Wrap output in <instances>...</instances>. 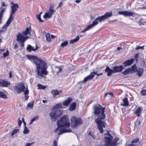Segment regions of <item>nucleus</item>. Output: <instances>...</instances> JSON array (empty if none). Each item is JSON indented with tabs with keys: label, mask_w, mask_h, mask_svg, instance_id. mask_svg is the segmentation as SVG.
Here are the masks:
<instances>
[{
	"label": "nucleus",
	"mask_w": 146,
	"mask_h": 146,
	"mask_svg": "<svg viewBox=\"0 0 146 146\" xmlns=\"http://www.w3.org/2000/svg\"><path fill=\"white\" fill-rule=\"evenodd\" d=\"M94 113L97 118L96 119L95 122L97 124V128L101 133L104 132L103 128H105L106 124L105 122L102 121L106 118L104 114L105 107H103L99 104H95L93 106Z\"/></svg>",
	"instance_id": "f257e3e1"
},
{
	"label": "nucleus",
	"mask_w": 146,
	"mask_h": 146,
	"mask_svg": "<svg viewBox=\"0 0 146 146\" xmlns=\"http://www.w3.org/2000/svg\"><path fill=\"white\" fill-rule=\"evenodd\" d=\"M27 57L30 61L33 60V62L36 65L38 75L41 77H43L42 74L47 75L48 72L47 71V64L44 60L35 56L27 55Z\"/></svg>",
	"instance_id": "f03ea898"
},
{
	"label": "nucleus",
	"mask_w": 146,
	"mask_h": 146,
	"mask_svg": "<svg viewBox=\"0 0 146 146\" xmlns=\"http://www.w3.org/2000/svg\"><path fill=\"white\" fill-rule=\"evenodd\" d=\"M59 127H62L64 128H69L70 124L68 116L67 115H64L57 122Z\"/></svg>",
	"instance_id": "7ed1b4c3"
},
{
	"label": "nucleus",
	"mask_w": 146,
	"mask_h": 146,
	"mask_svg": "<svg viewBox=\"0 0 146 146\" xmlns=\"http://www.w3.org/2000/svg\"><path fill=\"white\" fill-rule=\"evenodd\" d=\"M71 126L72 128H75L82 123V121L80 117H77L75 116H72L70 118Z\"/></svg>",
	"instance_id": "20e7f679"
},
{
	"label": "nucleus",
	"mask_w": 146,
	"mask_h": 146,
	"mask_svg": "<svg viewBox=\"0 0 146 146\" xmlns=\"http://www.w3.org/2000/svg\"><path fill=\"white\" fill-rule=\"evenodd\" d=\"M11 3L12 5L11 6V9L9 18H13L14 17L15 13L18 9L19 6L17 4L14 3L13 1L11 2Z\"/></svg>",
	"instance_id": "39448f33"
},
{
	"label": "nucleus",
	"mask_w": 146,
	"mask_h": 146,
	"mask_svg": "<svg viewBox=\"0 0 146 146\" xmlns=\"http://www.w3.org/2000/svg\"><path fill=\"white\" fill-rule=\"evenodd\" d=\"M29 38L28 36H24L22 35L21 33H19L17 37V40L20 41V45L22 47L24 46V42L25 40Z\"/></svg>",
	"instance_id": "423d86ee"
},
{
	"label": "nucleus",
	"mask_w": 146,
	"mask_h": 146,
	"mask_svg": "<svg viewBox=\"0 0 146 146\" xmlns=\"http://www.w3.org/2000/svg\"><path fill=\"white\" fill-rule=\"evenodd\" d=\"M25 88L24 83L21 82L19 83L17 86H14L13 89L17 94H19L22 92H24Z\"/></svg>",
	"instance_id": "0eeeda50"
},
{
	"label": "nucleus",
	"mask_w": 146,
	"mask_h": 146,
	"mask_svg": "<svg viewBox=\"0 0 146 146\" xmlns=\"http://www.w3.org/2000/svg\"><path fill=\"white\" fill-rule=\"evenodd\" d=\"M119 14L126 17L132 16L133 17H135L137 15V13L135 12L127 11H119Z\"/></svg>",
	"instance_id": "6e6552de"
},
{
	"label": "nucleus",
	"mask_w": 146,
	"mask_h": 146,
	"mask_svg": "<svg viewBox=\"0 0 146 146\" xmlns=\"http://www.w3.org/2000/svg\"><path fill=\"white\" fill-rule=\"evenodd\" d=\"M13 19H8L5 24L2 27V29L3 30H0V34L2 33L4 31H7V29L9 27V25L12 22Z\"/></svg>",
	"instance_id": "1a4fd4ad"
},
{
	"label": "nucleus",
	"mask_w": 146,
	"mask_h": 146,
	"mask_svg": "<svg viewBox=\"0 0 146 146\" xmlns=\"http://www.w3.org/2000/svg\"><path fill=\"white\" fill-rule=\"evenodd\" d=\"M105 19H95L92 22V23L88 25L90 29L95 27L99 23L101 22L102 21H104Z\"/></svg>",
	"instance_id": "9d476101"
},
{
	"label": "nucleus",
	"mask_w": 146,
	"mask_h": 146,
	"mask_svg": "<svg viewBox=\"0 0 146 146\" xmlns=\"http://www.w3.org/2000/svg\"><path fill=\"white\" fill-rule=\"evenodd\" d=\"M55 12V10L49 9L46 11L43 16L44 18H49L51 17L54 14Z\"/></svg>",
	"instance_id": "9b49d317"
},
{
	"label": "nucleus",
	"mask_w": 146,
	"mask_h": 146,
	"mask_svg": "<svg viewBox=\"0 0 146 146\" xmlns=\"http://www.w3.org/2000/svg\"><path fill=\"white\" fill-rule=\"evenodd\" d=\"M124 68L125 67L122 65L119 66H113V68L114 73L121 72Z\"/></svg>",
	"instance_id": "f8f14e48"
},
{
	"label": "nucleus",
	"mask_w": 146,
	"mask_h": 146,
	"mask_svg": "<svg viewBox=\"0 0 146 146\" xmlns=\"http://www.w3.org/2000/svg\"><path fill=\"white\" fill-rule=\"evenodd\" d=\"M10 85V83L9 81H6L5 80H2L0 81V87H7Z\"/></svg>",
	"instance_id": "ddd939ff"
},
{
	"label": "nucleus",
	"mask_w": 146,
	"mask_h": 146,
	"mask_svg": "<svg viewBox=\"0 0 146 146\" xmlns=\"http://www.w3.org/2000/svg\"><path fill=\"white\" fill-rule=\"evenodd\" d=\"M110 137H105V140L107 144H110V146H112V140L113 139V137L111 135V134L109 133L108 132V133L107 134Z\"/></svg>",
	"instance_id": "4468645a"
},
{
	"label": "nucleus",
	"mask_w": 146,
	"mask_h": 146,
	"mask_svg": "<svg viewBox=\"0 0 146 146\" xmlns=\"http://www.w3.org/2000/svg\"><path fill=\"white\" fill-rule=\"evenodd\" d=\"M134 61V59L132 58L130 60H127L124 62H123V64L124 66L126 67L127 66H130L132 64Z\"/></svg>",
	"instance_id": "2eb2a0df"
},
{
	"label": "nucleus",
	"mask_w": 146,
	"mask_h": 146,
	"mask_svg": "<svg viewBox=\"0 0 146 146\" xmlns=\"http://www.w3.org/2000/svg\"><path fill=\"white\" fill-rule=\"evenodd\" d=\"M105 71L107 73V76H111L114 73L113 70L111 69L108 66H106Z\"/></svg>",
	"instance_id": "dca6fc26"
},
{
	"label": "nucleus",
	"mask_w": 146,
	"mask_h": 146,
	"mask_svg": "<svg viewBox=\"0 0 146 146\" xmlns=\"http://www.w3.org/2000/svg\"><path fill=\"white\" fill-rule=\"evenodd\" d=\"M112 15L111 12H106L104 15H103L101 17H96V18H107L110 17Z\"/></svg>",
	"instance_id": "f3484780"
},
{
	"label": "nucleus",
	"mask_w": 146,
	"mask_h": 146,
	"mask_svg": "<svg viewBox=\"0 0 146 146\" xmlns=\"http://www.w3.org/2000/svg\"><path fill=\"white\" fill-rule=\"evenodd\" d=\"M72 100V98L70 97L68 98L67 100H65L63 102V105L65 106H68Z\"/></svg>",
	"instance_id": "a211bd4d"
},
{
	"label": "nucleus",
	"mask_w": 146,
	"mask_h": 146,
	"mask_svg": "<svg viewBox=\"0 0 146 146\" xmlns=\"http://www.w3.org/2000/svg\"><path fill=\"white\" fill-rule=\"evenodd\" d=\"M50 116L52 121H56L58 118L55 113H54L53 111L51 112L50 113Z\"/></svg>",
	"instance_id": "6ab92c4d"
},
{
	"label": "nucleus",
	"mask_w": 146,
	"mask_h": 146,
	"mask_svg": "<svg viewBox=\"0 0 146 146\" xmlns=\"http://www.w3.org/2000/svg\"><path fill=\"white\" fill-rule=\"evenodd\" d=\"M31 26H30L29 27H27L25 30L23 32V34L25 36H26L28 34H31Z\"/></svg>",
	"instance_id": "aec40b11"
},
{
	"label": "nucleus",
	"mask_w": 146,
	"mask_h": 146,
	"mask_svg": "<svg viewBox=\"0 0 146 146\" xmlns=\"http://www.w3.org/2000/svg\"><path fill=\"white\" fill-rule=\"evenodd\" d=\"M72 131L71 129H60L59 131L58 134H61L63 133H69Z\"/></svg>",
	"instance_id": "412c9836"
},
{
	"label": "nucleus",
	"mask_w": 146,
	"mask_h": 146,
	"mask_svg": "<svg viewBox=\"0 0 146 146\" xmlns=\"http://www.w3.org/2000/svg\"><path fill=\"white\" fill-rule=\"evenodd\" d=\"M142 108L140 106L137 108L135 112V114L137 117H139L140 116V113L142 111Z\"/></svg>",
	"instance_id": "4be33fe9"
},
{
	"label": "nucleus",
	"mask_w": 146,
	"mask_h": 146,
	"mask_svg": "<svg viewBox=\"0 0 146 146\" xmlns=\"http://www.w3.org/2000/svg\"><path fill=\"white\" fill-rule=\"evenodd\" d=\"M76 107V102H72L70 104L69 107V109L70 111H73L75 110Z\"/></svg>",
	"instance_id": "5701e85b"
},
{
	"label": "nucleus",
	"mask_w": 146,
	"mask_h": 146,
	"mask_svg": "<svg viewBox=\"0 0 146 146\" xmlns=\"http://www.w3.org/2000/svg\"><path fill=\"white\" fill-rule=\"evenodd\" d=\"M137 68L135 64H134L133 65L131 66V68H130V70L132 73L136 72L137 71Z\"/></svg>",
	"instance_id": "b1692460"
},
{
	"label": "nucleus",
	"mask_w": 146,
	"mask_h": 146,
	"mask_svg": "<svg viewBox=\"0 0 146 146\" xmlns=\"http://www.w3.org/2000/svg\"><path fill=\"white\" fill-rule=\"evenodd\" d=\"M80 39V37L79 36H77L76 38L74 39L70 40V44H73L75 42H77Z\"/></svg>",
	"instance_id": "393cba45"
},
{
	"label": "nucleus",
	"mask_w": 146,
	"mask_h": 146,
	"mask_svg": "<svg viewBox=\"0 0 146 146\" xmlns=\"http://www.w3.org/2000/svg\"><path fill=\"white\" fill-rule=\"evenodd\" d=\"M62 105L61 104L59 103L56 104L54 106L52 107L53 110H55L58 109H61L62 108Z\"/></svg>",
	"instance_id": "a878e982"
},
{
	"label": "nucleus",
	"mask_w": 146,
	"mask_h": 146,
	"mask_svg": "<svg viewBox=\"0 0 146 146\" xmlns=\"http://www.w3.org/2000/svg\"><path fill=\"white\" fill-rule=\"evenodd\" d=\"M122 73L124 75H126L132 73L130 70V68H129L126 69L124 71L122 72Z\"/></svg>",
	"instance_id": "bb28decb"
},
{
	"label": "nucleus",
	"mask_w": 146,
	"mask_h": 146,
	"mask_svg": "<svg viewBox=\"0 0 146 146\" xmlns=\"http://www.w3.org/2000/svg\"><path fill=\"white\" fill-rule=\"evenodd\" d=\"M136 72H138V75L139 76H141L143 74V68H138V69H137Z\"/></svg>",
	"instance_id": "cd10ccee"
},
{
	"label": "nucleus",
	"mask_w": 146,
	"mask_h": 146,
	"mask_svg": "<svg viewBox=\"0 0 146 146\" xmlns=\"http://www.w3.org/2000/svg\"><path fill=\"white\" fill-rule=\"evenodd\" d=\"M53 111L55 113L58 117L62 114V111L59 110H56Z\"/></svg>",
	"instance_id": "c85d7f7f"
},
{
	"label": "nucleus",
	"mask_w": 146,
	"mask_h": 146,
	"mask_svg": "<svg viewBox=\"0 0 146 146\" xmlns=\"http://www.w3.org/2000/svg\"><path fill=\"white\" fill-rule=\"evenodd\" d=\"M123 102H124V103L121 104V105L122 106H127L129 105V102L127 98H124L123 100Z\"/></svg>",
	"instance_id": "c756f323"
},
{
	"label": "nucleus",
	"mask_w": 146,
	"mask_h": 146,
	"mask_svg": "<svg viewBox=\"0 0 146 146\" xmlns=\"http://www.w3.org/2000/svg\"><path fill=\"white\" fill-rule=\"evenodd\" d=\"M119 138L118 137H116L114 139V141H112V146H115L116 145L117 142L119 140Z\"/></svg>",
	"instance_id": "7c9ffc66"
},
{
	"label": "nucleus",
	"mask_w": 146,
	"mask_h": 146,
	"mask_svg": "<svg viewBox=\"0 0 146 146\" xmlns=\"http://www.w3.org/2000/svg\"><path fill=\"white\" fill-rule=\"evenodd\" d=\"M51 93L52 94H53V96L54 97L57 95H59L58 93V91L57 90H52L51 91Z\"/></svg>",
	"instance_id": "2f4dec72"
},
{
	"label": "nucleus",
	"mask_w": 146,
	"mask_h": 146,
	"mask_svg": "<svg viewBox=\"0 0 146 146\" xmlns=\"http://www.w3.org/2000/svg\"><path fill=\"white\" fill-rule=\"evenodd\" d=\"M0 98H6L7 97L6 95L3 92L0 91Z\"/></svg>",
	"instance_id": "473e14b6"
},
{
	"label": "nucleus",
	"mask_w": 146,
	"mask_h": 146,
	"mask_svg": "<svg viewBox=\"0 0 146 146\" xmlns=\"http://www.w3.org/2000/svg\"><path fill=\"white\" fill-rule=\"evenodd\" d=\"M38 89H43L44 90L46 88V86H43L40 84H38L37 85Z\"/></svg>",
	"instance_id": "72a5a7b5"
},
{
	"label": "nucleus",
	"mask_w": 146,
	"mask_h": 146,
	"mask_svg": "<svg viewBox=\"0 0 146 146\" xmlns=\"http://www.w3.org/2000/svg\"><path fill=\"white\" fill-rule=\"evenodd\" d=\"M27 49L29 52H31L32 50L33 51L34 48L32 49V46L28 44L27 47Z\"/></svg>",
	"instance_id": "f704fd0d"
},
{
	"label": "nucleus",
	"mask_w": 146,
	"mask_h": 146,
	"mask_svg": "<svg viewBox=\"0 0 146 146\" xmlns=\"http://www.w3.org/2000/svg\"><path fill=\"white\" fill-rule=\"evenodd\" d=\"M46 40L48 42H49L51 40V38H50V35L49 33H46Z\"/></svg>",
	"instance_id": "c9c22d12"
},
{
	"label": "nucleus",
	"mask_w": 146,
	"mask_h": 146,
	"mask_svg": "<svg viewBox=\"0 0 146 146\" xmlns=\"http://www.w3.org/2000/svg\"><path fill=\"white\" fill-rule=\"evenodd\" d=\"M68 42L66 40L61 44V46L64 47V46H66L68 45Z\"/></svg>",
	"instance_id": "e433bc0d"
},
{
	"label": "nucleus",
	"mask_w": 146,
	"mask_h": 146,
	"mask_svg": "<svg viewBox=\"0 0 146 146\" xmlns=\"http://www.w3.org/2000/svg\"><path fill=\"white\" fill-rule=\"evenodd\" d=\"M29 130L28 129L27 127H24V129L23 131L24 134H27L29 133Z\"/></svg>",
	"instance_id": "4c0bfd02"
},
{
	"label": "nucleus",
	"mask_w": 146,
	"mask_h": 146,
	"mask_svg": "<svg viewBox=\"0 0 146 146\" xmlns=\"http://www.w3.org/2000/svg\"><path fill=\"white\" fill-rule=\"evenodd\" d=\"M38 116H35L31 120L30 124H31L33 121L35 120H37L38 119Z\"/></svg>",
	"instance_id": "58836bf2"
},
{
	"label": "nucleus",
	"mask_w": 146,
	"mask_h": 146,
	"mask_svg": "<svg viewBox=\"0 0 146 146\" xmlns=\"http://www.w3.org/2000/svg\"><path fill=\"white\" fill-rule=\"evenodd\" d=\"M33 102H30L28 104L27 106L31 108H33Z\"/></svg>",
	"instance_id": "ea45409f"
},
{
	"label": "nucleus",
	"mask_w": 146,
	"mask_h": 146,
	"mask_svg": "<svg viewBox=\"0 0 146 146\" xmlns=\"http://www.w3.org/2000/svg\"><path fill=\"white\" fill-rule=\"evenodd\" d=\"M19 131V129H15L13 130L11 133V136H12L15 134L17 133Z\"/></svg>",
	"instance_id": "a19ab883"
},
{
	"label": "nucleus",
	"mask_w": 146,
	"mask_h": 146,
	"mask_svg": "<svg viewBox=\"0 0 146 146\" xmlns=\"http://www.w3.org/2000/svg\"><path fill=\"white\" fill-rule=\"evenodd\" d=\"M140 93L142 96L146 95V90L144 89L142 90L141 92Z\"/></svg>",
	"instance_id": "79ce46f5"
},
{
	"label": "nucleus",
	"mask_w": 146,
	"mask_h": 146,
	"mask_svg": "<svg viewBox=\"0 0 146 146\" xmlns=\"http://www.w3.org/2000/svg\"><path fill=\"white\" fill-rule=\"evenodd\" d=\"M139 139L138 138H137L136 139H132V140L131 142L133 144L134 143H137L139 142Z\"/></svg>",
	"instance_id": "37998d69"
},
{
	"label": "nucleus",
	"mask_w": 146,
	"mask_h": 146,
	"mask_svg": "<svg viewBox=\"0 0 146 146\" xmlns=\"http://www.w3.org/2000/svg\"><path fill=\"white\" fill-rule=\"evenodd\" d=\"M92 73H91L90 75L88 76V77L90 78V80H92L94 77V75L92 74Z\"/></svg>",
	"instance_id": "c03bdc74"
},
{
	"label": "nucleus",
	"mask_w": 146,
	"mask_h": 146,
	"mask_svg": "<svg viewBox=\"0 0 146 146\" xmlns=\"http://www.w3.org/2000/svg\"><path fill=\"white\" fill-rule=\"evenodd\" d=\"M49 9L51 10H54L53 8H54V4L52 3H51L49 4Z\"/></svg>",
	"instance_id": "a18cd8bd"
},
{
	"label": "nucleus",
	"mask_w": 146,
	"mask_h": 146,
	"mask_svg": "<svg viewBox=\"0 0 146 146\" xmlns=\"http://www.w3.org/2000/svg\"><path fill=\"white\" fill-rule=\"evenodd\" d=\"M90 80V78H89L88 76H87L86 78H84L83 80L82 81V82L83 83L84 82L85 83L88 80Z\"/></svg>",
	"instance_id": "49530a36"
},
{
	"label": "nucleus",
	"mask_w": 146,
	"mask_h": 146,
	"mask_svg": "<svg viewBox=\"0 0 146 146\" xmlns=\"http://www.w3.org/2000/svg\"><path fill=\"white\" fill-rule=\"evenodd\" d=\"M90 29L89 27H88V25H87L86 27H85V29H84V30H83L82 31H81V33H83L85 31H87L88 30H89V29Z\"/></svg>",
	"instance_id": "de8ad7c7"
},
{
	"label": "nucleus",
	"mask_w": 146,
	"mask_h": 146,
	"mask_svg": "<svg viewBox=\"0 0 146 146\" xmlns=\"http://www.w3.org/2000/svg\"><path fill=\"white\" fill-rule=\"evenodd\" d=\"M135 58L136 59V61H137L139 58V53H136L135 54Z\"/></svg>",
	"instance_id": "09e8293b"
},
{
	"label": "nucleus",
	"mask_w": 146,
	"mask_h": 146,
	"mask_svg": "<svg viewBox=\"0 0 146 146\" xmlns=\"http://www.w3.org/2000/svg\"><path fill=\"white\" fill-rule=\"evenodd\" d=\"M3 56L5 57L6 56H8L9 55V52L8 50H7L6 52L4 53L3 54Z\"/></svg>",
	"instance_id": "8fccbe9b"
},
{
	"label": "nucleus",
	"mask_w": 146,
	"mask_h": 146,
	"mask_svg": "<svg viewBox=\"0 0 146 146\" xmlns=\"http://www.w3.org/2000/svg\"><path fill=\"white\" fill-rule=\"evenodd\" d=\"M88 134L89 135H91L92 136V137L94 139V133L92 131H90L89 132V133H88Z\"/></svg>",
	"instance_id": "3c124183"
},
{
	"label": "nucleus",
	"mask_w": 146,
	"mask_h": 146,
	"mask_svg": "<svg viewBox=\"0 0 146 146\" xmlns=\"http://www.w3.org/2000/svg\"><path fill=\"white\" fill-rule=\"evenodd\" d=\"M58 143L56 140H54L52 146H57Z\"/></svg>",
	"instance_id": "603ef678"
},
{
	"label": "nucleus",
	"mask_w": 146,
	"mask_h": 146,
	"mask_svg": "<svg viewBox=\"0 0 146 146\" xmlns=\"http://www.w3.org/2000/svg\"><path fill=\"white\" fill-rule=\"evenodd\" d=\"M24 94L25 95L28 94L29 93V91L27 88L25 90H24Z\"/></svg>",
	"instance_id": "864d4df0"
},
{
	"label": "nucleus",
	"mask_w": 146,
	"mask_h": 146,
	"mask_svg": "<svg viewBox=\"0 0 146 146\" xmlns=\"http://www.w3.org/2000/svg\"><path fill=\"white\" fill-rule=\"evenodd\" d=\"M142 21V20H141L139 23L140 25H143L144 24V23H146V22H145V21Z\"/></svg>",
	"instance_id": "5fc2aeb1"
},
{
	"label": "nucleus",
	"mask_w": 146,
	"mask_h": 146,
	"mask_svg": "<svg viewBox=\"0 0 146 146\" xmlns=\"http://www.w3.org/2000/svg\"><path fill=\"white\" fill-rule=\"evenodd\" d=\"M57 68L59 69V70L57 72V74L59 72H60L62 71V68L61 67H60V66H59L58 67H57Z\"/></svg>",
	"instance_id": "6e6d98bb"
},
{
	"label": "nucleus",
	"mask_w": 146,
	"mask_h": 146,
	"mask_svg": "<svg viewBox=\"0 0 146 146\" xmlns=\"http://www.w3.org/2000/svg\"><path fill=\"white\" fill-rule=\"evenodd\" d=\"M42 13V12H41L39 14L36 15V18H37V19L41 18L40 15Z\"/></svg>",
	"instance_id": "4d7b16f0"
},
{
	"label": "nucleus",
	"mask_w": 146,
	"mask_h": 146,
	"mask_svg": "<svg viewBox=\"0 0 146 146\" xmlns=\"http://www.w3.org/2000/svg\"><path fill=\"white\" fill-rule=\"evenodd\" d=\"M34 143V142H33L31 143H27L26 144L25 146H30Z\"/></svg>",
	"instance_id": "13d9d810"
},
{
	"label": "nucleus",
	"mask_w": 146,
	"mask_h": 146,
	"mask_svg": "<svg viewBox=\"0 0 146 146\" xmlns=\"http://www.w3.org/2000/svg\"><path fill=\"white\" fill-rule=\"evenodd\" d=\"M9 78H10L13 77L12 75V72L11 71H9Z\"/></svg>",
	"instance_id": "bf43d9fd"
},
{
	"label": "nucleus",
	"mask_w": 146,
	"mask_h": 146,
	"mask_svg": "<svg viewBox=\"0 0 146 146\" xmlns=\"http://www.w3.org/2000/svg\"><path fill=\"white\" fill-rule=\"evenodd\" d=\"M36 48H34V49H33V51H36L39 48V47L38 46L37 44H36Z\"/></svg>",
	"instance_id": "052dcab7"
},
{
	"label": "nucleus",
	"mask_w": 146,
	"mask_h": 146,
	"mask_svg": "<svg viewBox=\"0 0 146 146\" xmlns=\"http://www.w3.org/2000/svg\"><path fill=\"white\" fill-rule=\"evenodd\" d=\"M22 123V121L20 120L19 118V121H18V125L19 126H20L21 123Z\"/></svg>",
	"instance_id": "680f3d73"
},
{
	"label": "nucleus",
	"mask_w": 146,
	"mask_h": 146,
	"mask_svg": "<svg viewBox=\"0 0 146 146\" xmlns=\"http://www.w3.org/2000/svg\"><path fill=\"white\" fill-rule=\"evenodd\" d=\"M60 127H59L58 126V127L56 128L54 130V132H57L59 128H60Z\"/></svg>",
	"instance_id": "e2e57ef3"
},
{
	"label": "nucleus",
	"mask_w": 146,
	"mask_h": 146,
	"mask_svg": "<svg viewBox=\"0 0 146 146\" xmlns=\"http://www.w3.org/2000/svg\"><path fill=\"white\" fill-rule=\"evenodd\" d=\"M2 6H3V7H4V6L7 7V4H5V3L4 2H2Z\"/></svg>",
	"instance_id": "0e129e2a"
},
{
	"label": "nucleus",
	"mask_w": 146,
	"mask_h": 146,
	"mask_svg": "<svg viewBox=\"0 0 146 146\" xmlns=\"http://www.w3.org/2000/svg\"><path fill=\"white\" fill-rule=\"evenodd\" d=\"M6 8H2L0 11L1 12L4 13Z\"/></svg>",
	"instance_id": "69168bd1"
},
{
	"label": "nucleus",
	"mask_w": 146,
	"mask_h": 146,
	"mask_svg": "<svg viewBox=\"0 0 146 146\" xmlns=\"http://www.w3.org/2000/svg\"><path fill=\"white\" fill-rule=\"evenodd\" d=\"M4 13L0 12V18H1L3 17Z\"/></svg>",
	"instance_id": "338daca9"
},
{
	"label": "nucleus",
	"mask_w": 146,
	"mask_h": 146,
	"mask_svg": "<svg viewBox=\"0 0 146 146\" xmlns=\"http://www.w3.org/2000/svg\"><path fill=\"white\" fill-rule=\"evenodd\" d=\"M29 98V96L25 95V100H27Z\"/></svg>",
	"instance_id": "774afa93"
}]
</instances>
